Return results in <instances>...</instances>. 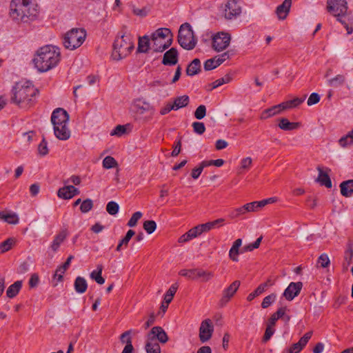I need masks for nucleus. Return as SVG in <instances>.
Instances as JSON below:
<instances>
[{
  "label": "nucleus",
  "mask_w": 353,
  "mask_h": 353,
  "mask_svg": "<svg viewBox=\"0 0 353 353\" xmlns=\"http://www.w3.org/2000/svg\"><path fill=\"white\" fill-rule=\"evenodd\" d=\"M60 59L59 48L52 45H46L36 51L32 63L39 72H46L55 68Z\"/></svg>",
  "instance_id": "1"
},
{
  "label": "nucleus",
  "mask_w": 353,
  "mask_h": 353,
  "mask_svg": "<svg viewBox=\"0 0 353 353\" xmlns=\"http://www.w3.org/2000/svg\"><path fill=\"white\" fill-rule=\"evenodd\" d=\"M38 93L31 83H17L12 90L10 101L21 108H27L34 104Z\"/></svg>",
  "instance_id": "2"
},
{
  "label": "nucleus",
  "mask_w": 353,
  "mask_h": 353,
  "mask_svg": "<svg viewBox=\"0 0 353 353\" xmlns=\"http://www.w3.org/2000/svg\"><path fill=\"white\" fill-rule=\"evenodd\" d=\"M10 14L18 23H29L37 18L38 11L32 0H12Z\"/></svg>",
  "instance_id": "3"
},
{
  "label": "nucleus",
  "mask_w": 353,
  "mask_h": 353,
  "mask_svg": "<svg viewBox=\"0 0 353 353\" xmlns=\"http://www.w3.org/2000/svg\"><path fill=\"white\" fill-rule=\"evenodd\" d=\"M134 48L133 37L129 33L119 34L112 45L111 57L114 61H120L130 54Z\"/></svg>",
  "instance_id": "4"
},
{
  "label": "nucleus",
  "mask_w": 353,
  "mask_h": 353,
  "mask_svg": "<svg viewBox=\"0 0 353 353\" xmlns=\"http://www.w3.org/2000/svg\"><path fill=\"white\" fill-rule=\"evenodd\" d=\"M151 50L154 52H163L172 44V33L170 29L161 28L151 36Z\"/></svg>",
  "instance_id": "5"
},
{
  "label": "nucleus",
  "mask_w": 353,
  "mask_h": 353,
  "mask_svg": "<svg viewBox=\"0 0 353 353\" xmlns=\"http://www.w3.org/2000/svg\"><path fill=\"white\" fill-rule=\"evenodd\" d=\"M87 33L83 28H72L62 37V43L65 49L74 50L85 41Z\"/></svg>",
  "instance_id": "6"
},
{
  "label": "nucleus",
  "mask_w": 353,
  "mask_h": 353,
  "mask_svg": "<svg viewBox=\"0 0 353 353\" xmlns=\"http://www.w3.org/2000/svg\"><path fill=\"white\" fill-rule=\"evenodd\" d=\"M178 42L184 49L190 50L195 48L197 39L194 35L191 26L188 23L182 24L179 30Z\"/></svg>",
  "instance_id": "7"
},
{
  "label": "nucleus",
  "mask_w": 353,
  "mask_h": 353,
  "mask_svg": "<svg viewBox=\"0 0 353 353\" xmlns=\"http://www.w3.org/2000/svg\"><path fill=\"white\" fill-rule=\"evenodd\" d=\"M221 16L226 20H233L239 17L242 12V8L239 0H228L220 8Z\"/></svg>",
  "instance_id": "8"
},
{
  "label": "nucleus",
  "mask_w": 353,
  "mask_h": 353,
  "mask_svg": "<svg viewBox=\"0 0 353 353\" xmlns=\"http://www.w3.org/2000/svg\"><path fill=\"white\" fill-rule=\"evenodd\" d=\"M327 9L330 14L336 17L340 22L343 23L341 17L347 11L346 0H327Z\"/></svg>",
  "instance_id": "9"
},
{
  "label": "nucleus",
  "mask_w": 353,
  "mask_h": 353,
  "mask_svg": "<svg viewBox=\"0 0 353 353\" xmlns=\"http://www.w3.org/2000/svg\"><path fill=\"white\" fill-rule=\"evenodd\" d=\"M212 48L216 52H221L229 46L231 36L228 32H219L212 37Z\"/></svg>",
  "instance_id": "10"
},
{
  "label": "nucleus",
  "mask_w": 353,
  "mask_h": 353,
  "mask_svg": "<svg viewBox=\"0 0 353 353\" xmlns=\"http://www.w3.org/2000/svg\"><path fill=\"white\" fill-rule=\"evenodd\" d=\"M214 332V325L210 319H205L201 323L199 327V339L202 343L209 341Z\"/></svg>",
  "instance_id": "11"
},
{
  "label": "nucleus",
  "mask_w": 353,
  "mask_h": 353,
  "mask_svg": "<svg viewBox=\"0 0 353 353\" xmlns=\"http://www.w3.org/2000/svg\"><path fill=\"white\" fill-rule=\"evenodd\" d=\"M69 115L63 108L55 109L51 116V121L54 126L62 124H68Z\"/></svg>",
  "instance_id": "12"
},
{
  "label": "nucleus",
  "mask_w": 353,
  "mask_h": 353,
  "mask_svg": "<svg viewBox=\"0 0 353 353\" xmlns=\"http://www.w3.org/2000/svg\"><path fill=\"white\" fill-rule=\"evenodd\" d=\"M302 287L303 283L301 282H292L284 290L283 295L288 301H292L299 294Z\"/></svg>",
  "instance_id": "13"
},
{
  "label": "nucleus",
  "mask_w": 353,
  "mask_h": 353,
  "mask_svg": "<svg viewBox=\"0 0 353 353\" xmlns=\"http://www.w3.org/2000/svg\"><path fill=\"white\" fill-rule=\"evenodd\" d=\"M147 338L148 340L154 341L157 339L160 343H165L168 341V336L166 332L161 327L155 326L152 328L150 332L148 334Z\"/></svg>",
  "instance_id": "14"
},
{
  "label": "nucleus",
  "mask_w": 353,
  "mask_h": 353,
  "mask_svg": "<svg viewBox=\"0 0 353 353\" xmlns=\"http://www.w3.org/2000/svg\"><path fill=\"white\" fill-rule=\"evenodd\" d=\"M240 284L241 283L239 281H234L230 285V286H228L223 291V296L220 300L221 305H225L230 301V299L234 295V294L239 289Z\"/></svg>",
  "instance_id": "15"
},
{
  "label": "nucleus",
  "mask_w": 353,
  "mask_h": 353,
  "mask_svg": "<svg viewBox=\"0 0 353 353\" xmlns=\"http://www.w3.org/2000/svg\"><path fill=\"white\" fill-rule=\"evenodd\" d=\"M79 190L73 185H65L59 189L57 195L63 199H72L74 196L79 194Z\"/></svg>",
  "instance_id": "16"
},
{
  "label": "nucleus",
  "mask_w": 353,
  "mask_h": 353,
  "mask_svg": "<svg viewBox=\"0 0 353 353\" xmlns=\"http://www.w3.org/2000/svg\"><path fill=\"white\" fill-rule=\"evenodd\" d=\"M312 332H306L301 339L300 340L296 343H294L289 349L290 353H299L301 351V350L306 345L308 341L312 337Z\"/></svg>",
  "instance_id": "17"
},
{
  "label": "nucleus",
  "mask_w": 353,
  "mask_h": 353,
  "mask_svg": "<svg viewBox=\"0 0 353 353\" xmlns=\"http://www.w3.org/2000/svg\"><path fill=\"white\" fill-rule=\"evenodd\" d=\"M178 51L176 48H172L165 52L162 63L165 65H174L178 62Z\"/></svg>",
  "instance_id": "18"
},
{
  "label": "nucleus",
  "mask_w": 353,
  "mask_h": 353,
  "mask_svg": "<svg viewBox=\"0 0 353 353\" xmlns=\"http://www.w3.org/2000/svg\"><path fill=\"white\" fill-rule=\"evenodd\" d=\"M291 6L292 0H284L281 5L277 6L275 12L279 20H284L287 18Z\"/></svg>",
  "instance_id": "19"
},
{
  "label": "nucleus",
  "mask_w": 353,
  "mask_h": 353,
  "mask_svg": "<svg viewBox=\"0 0 353 353\" xmlns=\"http://www.w3.org/2000/svg\"><path fill=\"white\" fill-rule=\"evenodd\" d=\"M54 132L56 137L60 140H67L70 137V131L68 128V124H62L54 126Z\"/></svg>",
  "instance_id": "20"
},
{
  "label": "nucleus",
  "mask_w": 353,
  "mask_h": 353,
  "mask_svg": "<svg viewBox=\"0 0 353 353\" xmlns=\"http://www.w3.org/2000/svg\"><path fill=\"white\" fill-rule=\"evenodd\" d=\"M285 109L283 108V105L281 103L274 105L270 108L266 109L263 110L261 115V119H267L271 117H273L277 114H279Z\"/></svg>",
  "instance_id": "21"
},
{
  "label": "nucleus",
  "mask_w": 353,
  "mask_h": 353,
  "mask_svg": "<svg viewBox=\"0 0 353 353\" xmlns=\"http://www.w3.org/2000/svg\"><path fill=\"white\" fill-rule=\"evenodd\" d=\"M151 38L148 35H144L139 38L137 51L139 52L145 53L151 49Z\"/></svg>",
  "instance_id": "22"
},
{
  "label": "nucleus",
  "mask_w": 353,
  "mask_h": 353,
  "mask_svg": "<svg viewBox=\"0 0 353 353\" xmlns=\"http://www.w3.org/2000/svg\"><path fill=\"white\" fill-rule=\"evenodd\" d=\"M317 170L319 172V176L316 179V181L321 185H324L327 188H332V181L328 174L325 172L320 166H318Z\"/></svg>",
  "instance_id": "23"
},
{
  "label": "nucleus",
  "mask_w": 353,
  "mask_h": 353,
  "mask_svg": "<svg viewBox=\"0 0 353 353\" xmlns=\"http://www.w3.org/2000/svg\"><path fill=\"white\" fill-rule=\"evenodd\" d=\"M134 106L136 108L137 112L141 114H143L150 110H153L152 106L148 102L143 101L140 99L134 101Z\"/></svg>",
  "instance_id": "24"
},
{
  "label": "nucleus",
  "mask_w": 353,
  "mask_h": 353,
  "mask_svg": "<svg viewBox=\"0 0 353 353\" xmlns=\"http://www.w3.org/2000/svg\"><path fill=\"white\" fill-rule=\"evenodd\" d=\"M278 125L283 130L290 131L298 129L301 126V123L299 122H290L286 118H281Z\"/></svg>",
  "instance_id": "25"
},
{
  "label": "nucleus",
  "mask_w": 353,
  "mask_h": 353,
  "mask_svg": "<svg viewBox=\"0 0 353 353\" xmlns=\"http://www.w3.org/2000/svg\"><path fill=\"white\" fill-rule=\"evenodd\" d=\"M341 193L345 197L353 194V179L347 180L340 184Z\"/></svg>",
  "instance_id": "26"
},
{
  "label": "nucleus",
  "mask_w": 353,
  "mask_h": 353,
  "mask_svg": "<svg viewBox=\"0 0 353 353\" xmlns=\"http://www.w3.org/2000/svg\"><path fill=\"white\" fill-rule=\"evenodd\" d=\"M74 287L77 293L83 294L88 288V283L83 277L77 276L74 281Z\"/></svg>",
  "instance_id": "27"
},
{
  "label": "nucleus",
  "mask_w": 353,
  "mask_h": 353,
  "mask_svg": "<svg viewBox=\"0 0 353 353\" xmlns=\"http://www.w3.org/2000/svg\"><path fill=\"white\" fill-rule=\"evenodd\" d=\"M22 287V281H17L13 284L10 285L6 291V295L8 297L12 299L15 297L19 292Z\"/></svg>",
  "instance_id": "28"
},
{
  "label": "nucleus",
  "mask_w": 353,
  "mask_h": 353,
  "mask_svg": "<svg viewBox=\"0 0 353 353\" xmlns=\"http://www.w3.org/2000/svg\"><path fill=\"white\" fill-rule=\"evenodd\" d=\"M201 70V61L199 59H194L188 66L186 74L188 76L196 74Z\"/></svg>",
  "instance_id": "29"
},
{
  "label": "nucleus",
  "mask_w": 353,
  "mask_h": 353,
  "mask_svg": "<svg viewBox=\"0 0 353 353\" xmlns=\"http://www.w3.org/2000/svg\"><path fill=\"white\" fill-rule=\"evenodd\" d=\"M67 232L63 230L54 236V239L52 243L51 248L53 251L57 252L60 245L64 241L67 236Z\"/></svg>",
  "instance_id": "30"
},
{
  "label": "nucleus",
  "mask_w": 353,
  "mask_h": 353,
  "mask_svg": "<svg viewBox=\"0 0 353 353\" xmlns=\"http://www.w3.org/2000/svg\"><path fill=\"white\" fill-rule=\"evenodd\" d=\"M242 244L241 239H236L229 251V256L234 261H238L239 250Z\"/></svg>",
  "instance_id": "31"
},
{
  "label": "nucleus",
  "mask_w": 353,
  "mask_h": 353,
  "mask_svg": "<svg viewBox=\"0 0 353 353\" xmlns=\"http://www.w3.org/2000/svg\"><path fill=\"white\" fill-rule=\"evenodd\" d=\"M189 103V97L187 95L178 97L174 99L172 103L174 110H177L181 108L185 107Z\"/></svg>",
  "instance_id": "32"
},
{
  "label": "nucleus",
  "mask_w": 353,
  "mask_h": 353,
  "mask_svg": "<svg viewBox=\"0 0 353 353\" xmlns=\"http://www.w3.org/2000/svg\"><path fill=\"white\" fill-rule=\"evenodd\" d=\"M103 271V265H98L97 270H93L90 273V278L94 280L98 284L102 285L105 282V279L101 276Z\"/></svg>",
  "instance_id": "33"
},
{
  "label": "nucleus",
  "mask_w": 353,
  "mask_h": 353,
  "mask_svg": "<svg viewBox=\"0 0 353 353\" xmlns=\"http://www.w3.org/2000/svg\"><path fill=\"white\" fill-rule=\"evenodd\" d=\"M223 219H219L215 221L208 222L203 224L198 225L201 233L206 232L215 228L218 223H222L224 222Z\"/></svg>",
  "instance_id": "34"
},
{
  "label": "nucleus",
  "mask_w": 353,
  "mask_h": 353,
  "mask_svg": "<svg viewBox=\"0 0 353 353\" xmlns=\"http://www.w3.org/2000/svg\"><path fill=\"white\" fill-rule=\"evenodd\" d=\"M339 144L341 148H347L353 145V130L350 131L346 135L343 136L339 140Z\"/></svg>",
  "instance_id": "35"
},
{
  "label": "nucleus",
  "mask_w": 353,
  "mask_h": 353,
  "mask_svg": "<svg viewBox=\"0 0 353 353\" xmlns=\"http://www.w3.org/2000/svg\"><path fill=\"white\" fill-rule=\"evenodd\" d=\"M214 277L212 272L205 271L202 269H196V279H201L203 282H208Z\"/></svg>",
  "instance_id": "36"
},
{
  "label": "nucleus",
  "mask_w": 353,
  "mask_h": 353,
  "mask_svg": "<svg viewBox=\"0 0 353 353\" xmlns=\"http://www.w3.org/2000/svg\"><path fill=\"white\" fill-rule=\"evenodd\" d=\"M145 351L147 353H161V347L158 343L147 339L145 344Z\"/></svg>",
  "instance_id": "37"
},
{
  "label": "nucleus",
  "mask_w": 353,
  "mask_h": 353,
  "mask_svg": "<svg viewBox=\"0 0 353 353\" xmlns=\"http://www.w3.org/2000/svg\"><path fill=\"white\" fill-rule=\"evenodd\" d=\"M305 97L306 96H304L303 98L296 97L292 100H290V101L282 103V104L283 105V108L285 110H286V109H290V108L297 107L298 105L301 104L305 101Z\"/></svg>",
  "instance_id": "38"
},
{
  "label": "nucleus",
  "mask_w": 353,
  "mask_h": 353,
  "mask_svg": "<svg viewBox=\"0 0 353 353\" xmlns=\"http://www.w3.org/2000/svg\"><path fill=\"white\" fill-rule=\"evenodd\" d=\"M345 81V77L343 74H338L327 81V84L332 87H339L342 85Z\"/></svg>",
  "instance_id": "39"
},
{
  "label": "nucleus",
  "mask_w": 353,
  "mask_h": 353,
  "mask_svg": "<svg viewBox=\"0 0 353 353\" xmlns=\"http://www.w3.org/2000/svg\"><path fill=\"white\" fill-rule=\"evenodd\" d=\"M286 311V307H280L275 313L272 314L269 319L268 323L270 325H274L276 321L284 316Z\"/></svg>",
  "instance_id": "40"
},
{
  "label": "nucleus",
  "mask_w": 353,
  "mask_h": 353,
  "mask_svg": "<svg viewBox=\"0 0 353 353\" xmlns=\"http://www.w3.org/2000/svg\"><path fill=\"white\" fill-rule=\"evenodd\" d=\"M0 218L10 224H17L19 222V218L14 213L5 214L4 212H0Z\"/></svg>",
  "instance_id": "41"
},
{
  "label": "nucleus",
  "mask_w": 353,
  "mask_h": 353,
  "mask_svg": "<svg viewBox=\"0 0 353 353\" xmlns=\"http://www.w3.org/2000/svg\"><path fill=\"white\" fill-rule=\"evenodd\" d=\"M252 163L251 157H245L241 159L240 167L238 170V174H242L243 171L250 170Z\"/></svg>",
  "instance_id": "42"
},
{
  "label": "nucleus",
  "mask_w": 353,
  "mask_h": 353,
  "mask_svg": "<svg viewBox=\"0 0 353 353\" xmlns=\"http://www.w3.org/2000/svg\"><path fill=\"white\" fill-rule=\"evenodd\" d=\"M15 240L12 238H9L0 243V254L5 253L9 251L12 245L14 244Z\"/></svg>",
  "instance_id": "43"
},
{
  "label": "nucleus",
  "mask_w": 353,
  "mask_h": 353,
  "mask_svg": "<svg viewBox=\"0 0 353 353\" xmlns=\"http://www.w3.org/2000/svg\"><path fill=\"white\" fill-rule=\"evenodd\" d=\"M178 287H179V285L177 283H174L170 286V288L166 292V293L164 296V300L165 301L166 303H170L172 301L174 294L176 292Z\"/></svg>",
  "instance_id": "44"
},
{
  "label": "nucleus",
  "mask_w": 353,
  "mask_h": 353,
  "mask_svg": "<svg viewBox=\"0 0 353 353\" xmlns=\"http://www.w3.org/2000/svg\"><path fill=\"white\" fill-rule=\"evenodd\" d=\"M245 214H246V211H245L244 205H243L240 208H234V209L232 210L230 212L228 216L230 219H234L239 218Z\"/></svg>",
  "instance_id": "45"
},
{
  "label": "nucleus",
  "mask_w": 353,
  "mask_h": 353,
  "mask_svg": "<svg viewBox=\"0 0 353 353\" xmlns=\"http://www.w3.org/2000/svg\"><path fill=\"white\" fill-rule=\"evenodd\" d=\"M143 227L148 234H151L155 231L157 228V223L154 221L148 220L144 221Z\"/></svg>",
  "instance_id": "46"
},
{
  "label": "nucleus",
  "mask_w": 353,
  "mask_h": 353,
  "mask_svg": "<svg viewBox=\"0 0 353 353\" xmlns=\"http://www.w3.org/2000/svg\"><path fill=\"white\" fill-rule=\"evenodd\" d=\"M117 161L110 156H107L103 160V167L105 169H110L117 166Z\"/></svg>",
  "instance_id": "47"
},
{
  "label": "nucleus",
  "mask_w": 353,
  "mask_h": 353,
  "mask_svg": "<svg viewBox=\"0 0 353 353\" xmlns=\"http://www.w3.org/2000/svg\"><path fill=\"white\" fill-rule=\"evenodd\" d=\"M119 205L115 201H110L106 205V210L110 215H115L118 213Z\"/></svg>",
  "instance_id": "48"
},
{
  "label": "nucleus",
  "mask_w": 353,
  "mask_h": 353,
  "mask_svg": "<svg viewBox=\"0 0 353 353\" xmlns=\"http://www.w3.org/2000/svg\"><path fill=\"white\" fill-rule=\"evenodd\" d=\"M231 81V77L229 75H225V77L220 78L216 81H214L212 83L211 90L215 89L225 83H228Z\"/></svg>",
  "instance_id": "49"
},
{
  "label": "nucleus",
  "mask_w": 353,
  "mask_h": 353,
  "mask_svg": "<svg viewBox=\"0 0 353 353\" xmlns=\"http://www.w3.org/2000/svg\"><path fill=\"white\" fill-rule=\"evenodd\" d=\"M196 269H190L186 270L183 269L179 271V275L182 276L187 277L190 279L195 280L196 279Z\"/></svg>",
  "instance_id": "50"
},
{
  "label": "nucleus",
  "mask_w": 353,
  "mask_h": 353,
  "mask_svg": "<svg viewBox=\"0 0 353 353\" xmlns=\"http://www.w3.org/2000/svg\"><path fill=\"white\" fill-rule=\"evenodd\" d=\"M132 11L134 14L140 17H145L148 15L149 12V9L147 7H143L142 8H139L135 7L134 6L132 8Z\"/></svg>",
  "instance_id": "51"
},
{
  "label": "nucleus",
  "mask_w": 353,
  "mask_h": 353,
  "mask_svg": "<svg viewBox=\"0 0 353 353\" xmlns=\"http://www.w3.org/2000/svg\"><path fill=\"white\" fill-rule=\"evenodd\" d=\"M93 207V202L90 199L84 200L80 206V210L83 213L88 212Z\"/></svg>",
  "instance_id": "52"
},
{
  "label": "nucleus",
  "mask_w": 353,
  "mask_h": 353,
  "mask_svg": "<svg viewBox=\"0 0 353 353\" xmlns=\"http://www.w3.org/2000/svg\"><path fill=\"white\" fill-rule=\"evenodd\" d=\"M276 295L274 293L265 296L261 303V307L263 308L268 307L272 303H274L276 300Z\"/></svg>",
  "instance_id": "53"
},
{
  "label": "nucleus",
  "mask_w": 353,
  "mask_h": 353,
  "mask_svg": "<svg viewBox=\"0 0 353 353\" xmlns=\"http://www.w3.org/2000/svg\"><path fill=\"white\" fill-rule=\"evenodd\" d=\"M318 264L320 265L321 268H327L330 265V261L327 254H322L319 256L317 261Z\"/></svg>",
  "instance_id": "54"
},
{
  "label": "nucleus",
  "mask_w": 353,
  "mask_h": 353,
  "mask_svg": "<svg viewBox=\"0 0 353 353\" xmlns=\"http://www.w3.org/2000/svg\"><path fill=\"white\" fill-rule=\"evenodd\" d=\"M142 215L143 214L141 212H134L128 221L127 225L130 228L136 226L138 221L141 218Z\"/></svg>",
  "instance_id": "55"
},
{
  "label": "nucleus",
  "mask_w": 353,
  "mask_h": 353,
  "mask_svg": "<svg viewBox=\"0 0 353 353\" xmlns=\"http://www.w3.org/2000/svg\"><path fill=\"white\" fill-rule=\"evenodd\" d=\"M206 114V107L204 105H200L194 112V117L197 119H202Z\"/></svg>",
  "instance_id": "56"
},
{
  "label": "nucleus",
  "mask_w": 353,
  "mask_h": 353,
  "mask_svg": "<svg viewBox=\"0 0 353 353\" xmlns=\"http://www.w3.org/2000/svg\"><path fill=\"white\" fill-rule=\"evenodd\" d=\"M194 132L198 134H202L205 131V127L203 123L195 121L192 123Z\"/></svg>",
  "instance_id": "57"
},
{
  "label": "nucleus",
  "mask_w": 353,
  "mask_h": 353,
  "mask_svg": "<svg viewBox=\"0 0 353 353\" xmlns=\"http://www.w3.org/2000/svg\"><path fill=\"white\" fill-rule=\"evenodd\" d=\"M38 152L41 156H45L48 153V143L44 138L38 146Z\"/></svg>",
  "instance_id": "58"
},
{
  "label": "nucleus",
  "mask_w": 353,
  "mask_h": 353,
  "mask_svg": "<svg viewBox=\"0 0 353 353\" xmlns=\"http://www.w3.org/2000/svg\"><path fill=\"white\" fill-rule=\"evenodd\" d=\"M274 325H270V323H268V325H267V327H266V330H265V334L263 337V342H267L268 341H269L270 339V338L272 337V336L274 334V329L273 328Z\"/></svg>",
  "instance_id": "59"
},
{
  "label": "nucleus",
  "mask_w": 353,
  "mask_h": 353,
  "mask_svg": "<svg viewBox=\"0 0 353 353\" xmlns=\"http://www.w3.org/2000/svg\"><path fill=\"white\" fill-rule=\"evenodd\" d=\"M229 57H230L229 52H225L219 56L214 57V60L215 61V63L218 67L222 63H223L225 60L229 59Z\"/></svg>",
  "instance_id": "60"
},
{
  "label": "nucleus",
  "mask_w": 353,
  "mask_h": 353,
  "mask_svg": "<svg viewBox=\"0 0 353 353\" xmlns=\"http://www.w3.org/2000/svg\"><path fill=\"white\" fill-rule=\"evenodd\" d=\"M320 101V96L316 92H313L309 97L307 103L308 105H312L316 104Z\"/></svg>",
  "instance_id": "61"
},
{
  "label": "nucleus",
  "mask_w": 353,
  "mask_h": 353,
  "mask_svg": "<svg viewBox=\"0 0 353 353\" xmlns=\"http://www.w3.org/2000/svg\"><path fill=\"white\" fill-rule=\"evenodd\" d=\"M188 236H190V239H194L197 237L198 236L201 235V231L198 225L191 228L187 232Z\"/></svg>",
  "instance_id": "62"
},
{
  "label": "nucleus",
  "mask_w": 353,
  "mask_h": 353,
  "mask_svg": "<svg viewBox=\"0 0 353 353\" xmlns=\"http://www.w3.org/2000/svg\"><path fill=\"white\" fill-rule=\"evenodd\" d=\"M39 283V277L37 274H32L29 280V286L31 288H35Z\"/></svg>",
  "instance_id": "63"
},
{
  "label": "nucleus",
  "mask_w": 353,
  "mask_h": 353,
  "mask_svg": "<svg viewBox=\"0 0 353 353\" xmlns=\"http://www.w3.org/2000/svg\"><path fill=\"white\" fill-rule=\"evenodd\" d=\"M216 68H217V65H216V64L215 63V61L214 60V58L208 59L204 63V69L205 70H213V69H214Z\"/></svg>",
  "instance_id": "64"
}]
</instances>
